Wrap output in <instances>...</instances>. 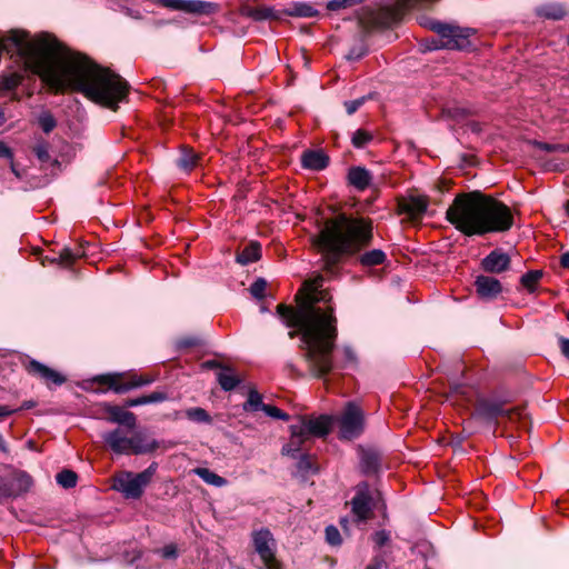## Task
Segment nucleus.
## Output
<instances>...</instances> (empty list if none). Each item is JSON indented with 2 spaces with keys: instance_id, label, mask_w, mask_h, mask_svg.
Instances as JSON below:
<instances>
[{
  "instance_id": "0eeeda50",
  "label": "nucleus",
  "mask_w": 569,
  "mask_h": 569,
  "mask_svg": "<svg viewBox=\"0 0 569 569\" xmlns=\"http://www.w3.org/2000/svg\"><path fill=\"white\" fill-rule=\"evenodd\" d=\"M104 443L117 455H143L153 452L159 443L143 432L129 435L123 428H116L102 435Z\"/></svg>"
},
{
  "instance_id": "1a4fd4ad",
  "label": "nucleus",
  "mask_w": 569,
  "mask_h": 569,
  "mask_svg": "<svg viewBox=\"0 0 569 569\" xmlns=\"http://www.w3.org/2000/svg\"><path fill=\"white\" fill-rule=\"evenodd\" d=\"M156 463L139 473L120 471L113 476L112 488L128 499H139L156 473Z\"/></svg>"
},
{
  "instance_id": "603ef678",
  "label": "nucleus",
  "mask_w": 569,
  "mask_h": 569,
  "mask_svg": "<svg viewBox=\"0 0 569 569\" xmlns=\"http://www.w3.org/2000/svg\"><path fill=\"white\" fill-rule=\"evenodd\" d=\"M560 348H561V352L569 359V339L561 338L560 339Z\"/></svg>"
},
{
  "instance_id": "f704fd0d",
  "label": "nucleus",
  "mask_w": 569,
  "mask_h": 569,
  "mask_svg": "<svg viewBox=\"0 0 569 569\" xmlns=\"http://www.w3.org/2000/svg\"><path fill=\"white\" fill-rule=\"evenodd\" d=\"M372 140V134L363 129H358L352 136V144L355 148H363Z\"/></svg>"
},
{
  "instance_id": "412c9836",
  "label": "nucleus",
  "mask_w": 569,
  "mask_h": 569,
  "mask_svg": "<svg viewBox=\"0 0 569 569\" xmlns=\"http://www.w3.org/2000/svg\"><path fill=\"white\" fill-rule=\"evenodd\" d=\"M371 173L363 167H352L348 172V181L359 191L366 190L371 183Z\"/></svg>"
},
{
  "instance_id": "864d4df0",
  "label": "nucleus",
  "mask_w": 569,
  "mask_h": 569,
  "mask_svg": "<svg viewBox=\"0 0 569 569\" xmlns=\"http://www.w3.org/2000/svg\"><path fill=\"white\" fill-rule=\"evenodd\" d=\"M388 539V536L386 535V532L383 531H380V532H377L375 535V541L378 543V545H383L385 541Z\"/></svg>"
},
{
  "instance_id": "0e129e2a",
  "label": "nucleus",
  "mask_w": 569,
  "mask_h": 569,
  "mask_svg": "<svg viewBox=\"0 0 569 569\" xmlns=\"http://www.w3.org/2000/svg\"><path fill=\"white\" fill-rule=\"evenodd\" d=\"M367 569H380V567L377 565H370L367 567Z\"/></svg>"
},
{
  "instance_id": "c756f323",
  "label": "nucleus",
  "mask_w": 569,
  "mask_h": 569,
  "mask_svg": "<svg viewBox=\"0 0 569 569\" xmlns=\"http://www.w3.org/2000/svg\"><path fill=\"white\" fill-rule=\"evenodd\" d=\"M537 14L552 20H560L565 16V10L558 4H543L537 8Z\"/></svg>"
},
{
  "instance_id": "6e6d98bb",
  "label": "nucleus",
  "mask_w": 569,
  "mask_h": 569,
  "mask_svg": "<svg viewBox=\"0 0 569 569\" xmlns=\"http://www.w3.org/2000/svg\"><path fill=\"white\" fill-rule=\"evenodd\" d=\"M141 557V551H133L132 558H128V553L126 555V559L129 563H134Z\"/></svg>"
},
{
  "instance_id": "b1692460",
  "label": "nucleus",
  "mask_w": 569,
  "mask_h": 569,
  "mask_svg": "<svg viewBox=\"0 0 569 569\" xmlns=\"http://www.w3.org/2000/svg\"><path fill=\"white\" fill-rule=\"evenodd\" d=\"M261 258V246L257 241H251L237 254V262L246 266L258 261Z\"/></svg>"
},
{
  "instance_id": "a18cd8bd",
  "label": "nucleus",
  "mask_w": 569,
  "mask_h": 569,
  "mask_svg": "<svg viewBox=\"0 0 569 569\" xmlns=\"http://www.w3.org/2000/svg\"><path fill=\"white\" fill-rule=\"evenodd\" d=\"M363 102H365V98L345 102L347 113L348 114L355 113L363 104Z\"/></svg>"
},
{
  "instance_id": "f3484780",
  "label": "nucleus",
  "mask_w": 569,
  "mask_h": 569,
  "mask_svg": "<svg viewBox=\"0 0 569 569\" xmlns=\"http://www.w3.org/2000/svg\"><path fill=\"white\" fill-rule=\"evenodd\" d=\"M475 287L482 299H495L502 290L500 281L490 276H478Z\"/></svg>"
},
{
  "instance_id": "13d9d810",
  "label": "nucleus",
  "mask_w": 569,
  "mask_h": 569,
  "mask_svg": "<svg viewBox=\"0 0 569 569\" xmlns=\"http://www.w3.org/2000/svg\"><path fill=\"white\" fill-rule=\"evenodd\" d=\"M452 392H453V393H456V395H459V393H461V395H466V390H465V388H463V387H459V386H456V387L453 388Z\"/></svg>"
},
{
  "instance_id": "7ed1b4c3",
  "label": "nucleus",
  "mask_w": 569,
  "mask_h": 569,
  "mask_svg": "<svg viewBox=\"0 0 569 569\" xmlns=\"http://www.w3.org/2000/svg\"><path fill=\"white\" fill-rule=\"evenodd\" d=\"M446 214L447 220L468 237L505 232L513 226L510 208L480 191L456 196Z\"/></svg>"
},
{
  "instance_id": "a211bd4d",
  "label": "nucleus",
  "mask_w": 569,
  "mask_h": 569,
  "mask_svg": "<svg viewBox=\"0 0 569 569\" xmlns=\"http://www.w3.org/2000/svg\"><path fill=\"white\" fill-rule=\"evenodd\" d=\"M481 264L487 272L500 273L509 268L510 258L500 250H493L482 260Z\"/></svg>"
},
{
  "instance_id": "7c9ffc66",
  "label": "nucleus",
  "mask_w": 569,
  "mask_h": 569,
  "mask_svg": "<svg viewBox=\"0 0 569 569\" xmlns=\"http://www.w3.org/2000/svg\"><path fill=\"white\" fill-rule=\"evenodd\" d=\"M286 13L290 17L311 18L317 16L318 11L310 4L298 2L289 8Z\"/></svg>"
},
{
  "instance_id": "c85d7f7f",
  "label": "nucleus",
  "mask_w": 569,
  "mask_h": 569,
  "mask_svg": "<svg viewBox=\"0 0 569 569\" xmlns=\"http://www.w3.org/2000/svg\"><path fill=\"white\" fill-rule=\"evenodd\" d=\"M386 261V253L380 249H373L360 256V263L365 267H375Z\"/></svg>"
},
{
  "instance_id": "f8f14e48",
  "label": "nucleus",
  "mask_w": 569,
  "mask_h": 569,
  "mask_svg": "<svg viewBox=\"0 0 569 569\" xmlns=\"http://www.w3.org/2000/svg\"><path fill=\"white\" fill-rule=\"evenodd\" d=\"M94 381L107 386L108 388L114 390L117 393H123L131 389L152 383L154 381V377L137 373H114L99 376L94 379Z\"/></svg>"
},
{
  "instance_id": "9d476101",
  "label": "nucleus",
  "mask_w": 569,
  "mask_h": 569,
  "mask_svg": "<svg viewBox=\"0 0 569 569\" xmlns=\"http://www.w3.org/2000/svg\"><path fill=\"white\" fill-rule=\"evenodd\" d=\"M254 551L258 553L262 566L260 569H282L281 561L277 558V543L269 529L261 528L251 535Z\"/></svg>"
},
{
  "instance_id": "6e6552de",
  "label": "nucleus",
  "mask_w": 569,
  "mask_h": 569,
  "mask_svg": "<svg viewBox=\"0 0 569 569\" xmlns=\"http://www.w3.org/2000/svg\"><path fill=\"white\" fill-rule=\"evenodd\" d=\"M331 428V418L320 416L315 419H301L299 425H292L290 441L283 446L282 453L295 457L301 446L309 440L310 436L323 437Z\"/></svg>"
},
{
  "instance_id": "bb28decb",
  "label": "nucleus",
  "mask_w": 569,
  "mask_h": 569,
  "mask_svg": "<svg viewBox=\"0 0 569 569\" xmlns=\"http://www.w3.org/2000/svg\"><path fill=\"white\" fill-rule=\"evenodd\" d=\"M217 379L221 388L226 391L234 389L240 382L239 377L230 368H222L218 372Z\"/></svg>"
},
{
  "instance_id": "79ce46f5",
  "label": "nucleus",
  "mask_w": 569,
  "mask_h": 569,
  "mask_svg": "<svg viewBox=\"0 0 569 569\" xmlns=\"http://www.w3.org/2000/svg\"><path fill=\"white\" fill-rule=\"evenodd\" d=\"M539 148L547 152H560V153L569 152V146H567V144L539 143Z\"/></svg>"
},
{
  "instance_id": "423d86ee",
  "label": "nucleus",
  "mask_w": 569,
  "mask_h": 569,
  "mask_svg": "<svg viewBox=\"0 0 569 569\" xmlns=\"http://www.w3.org/2000/svg\"><path fill=\"white\" fill-rule=\"evenodd\" d=\"M419 23L422 27L432 30L440 37L439 40L432 39L430 43H427V50H437L442 48L450 50H463L470 47V37L473 34V30L470 28H461L453 24L442 23L426 17H422Z\"/></svg>"
},
{
  "instance_id": "3c124183",
  "label": "nucleus",
  "mask_w": 569,
  "mask_h": 569,
  "mask_svg": "<svg viewBox=\"0 0 569 569\" xmlns=\"http://www.w3.org/2000/svg\"><path fill=\"white\" fill-rule=\"evenodd\" d=\"M343 355H345L346 363H349V362L351 363L356 359L352 349L349 347L343 348Z\"/></svg>"
},
{
  "instance_id": "58836bf2",
  "label": "nucleus",
  "mask_w": 569,
  "mask_h": 569,
  "mask_svg": "<svg viewBox=\"0 0 569 569\" xmlns=\"http://www.w3.org/2000/svg\"><path fill=\"white\" fill-rule=\"evenodd\" d=\"M326 540L331 546H339L341 543L340 532L335 526L326 528Z\"/></svg>"
},
{
  "instance_id": "2f4dec72",
  "label": "nucleus",
  "mask_w": 569,
  "mask_h": 569,
  "mask_svg": "<svg viewBox=\"0 0 569 569\" xmlns=\"http://www.w3.org/2000/svg\"><path fill=\"white\" fill-rule=\"evenodd\" d=\"M266 405L262 402V396L257 390H250L248 399L243 405L246 411H258L262 410Z\"/></svg>"
},
{
  "instance_id": "4be33fe9",
  "label": "nucleus",
  "mask_w": 569,
  "mask_h": 569,
  "mask_svg": "<svg viewBox=\"0 0 569 569\" xmlns=\"http://www.w3.org/2000/svg\"><path fill=\"white\" fill-rule=\"evenodd\" d=\"M328 157L318 150H310L303 152L301 157V162L303 168L311 170H322L328 166Z\"/></svg>"
},
{
  "instance_id": "4c0bfd02",
  "label": "nucleus",
  "mask_w": 569,
  "mask_h": 569,
  "mask_svg": "<svg viewBox=\"0 0 569 569\" xmlns=\"http://www.w3.org/2000/svg\"><path fill=\"white\" fill-rule=\"evenodd\" d=\"M267 288V281L263 278H258L251 286L250 292L257 299H262L264 297Z\"/></svg>"
},
{
  "instance_id": "a878e982",
  "label": "nucleus",
  "mask_w": 569,
  "mask_h": 569,
  "mask_svg": "<svg viewBox=\"0 0 569 569\" xmlns=\"http://www.w3.org/2000/svg\"><path fill=\"white\" fill-rule=\"evenodd\" d=\"M83 254L84 251L81 248H77L76 250L63 248L57 257L52 258V261L63 267H70Z\"/></svg>"
},
{
  "instance_id": "ea45409f",
  "label": "nucleus",
  "mask_w": 569,
  "mask_h": 569,
  "mask_svg": "<svg viewBox=\"0 0 569 569\" xmlns=\"http://www.w3.org/2000/svg\"><path fill=\"white\" fill-rule=\"evenodd\" d=\"M262 411L271 418L281 419L286 421L289 420V416L274 406L266 405L264 407H262Z\"/></svg>"
},
{
  "instance_id": "ddd939ff",
  "label": "nucleus",
  "mask_w": 569,
  "mask_h": 569,
  "mask_svg": "<svg viewBox=\"0 0 569 569\" xmlns=\"http://www.w3.org/2000/svg\"><path fill=\"white\" fill-rule=\"evenodd\" d=\"M340 437L351 440L360 436L363 430V412L359 406L348 402L339 418Z\"/></svg>"
},
{
  "instance_id": "9b49d317",
  "label": "nucleus",
  "mask_w": 569,
  "mask_h": 569,
  "mask_svg": "<svg viewBox=\"0 0 569 569\" xmlns=\"http://www.w3.org/2000/svg\"><path fill=\"white\" fill-rule=\"evenodd\" d=\"M476 413L486 421L499 423L500 420H506L510 423H519L520 427L527 425V415L521 408L505 409L500 405L482 401L477 406Z\"/></svg>"
},
{
  "instance_id": "473e14b6",
  "label": "nucleus",
  "mask_w": 569,
  "mask_h": 569,
  "mask_svg": "<svg viewBox=\"0 0 569 569\" xmlns=\"http://www.w3.org/2000/svg\"><path fill=\"white\" fill-rule=\"evenodd\" d=\"M56 479H57V482L61 487H63L66 489H69V488L76 487L77 480H78V476H77V473L74 471L66 469V470L60 471L57 475Z\"/></svg>"
},
{
  "instance_id": "5701e85b",
  "label": "nucleus",
  "mask_w": 569,
  "mask_h": 569,
  "mask_svg": "<svg viewBox=\"0 0 569 569\" xmlns=\"http://www.w3.org/2000/svg\"><path fill=\"white\" fill-rule=\"evenodd\" d=\"M242 13L254 21L279 20L280 13L271 7L244 8Z\"/></svg>"
},
{
  "instance_id": "5fc2aeb1",
  "label": "nucleus",
  "mask_w": 569,
  "mask_h": 569,
  "mask_svg": "<svg viewBox=\"0 0 569 569\" xmlns=\"http://www.w3.org/2000/svg\"><path fill=\"white\" fill-rule=\"evenodd\" d=\"M560 264L565 269H569V251L565 252L560 258Z\"/></svg>"
},
{
  "instance_id": "c03bdc74",
  "label": "nucleus",
  "mask_w": 569,
  "mask_h": 569,
  "mask_svg": "<svg viewBox=\"0 0 569 569\" xmlns=\"http://www.w3.org/2000/svg\"><path fill=\"white\" fill-rule=\"evenodd\" d=\"M158 552L164 559H171L178 556L177 546L173 543L164 546L162 549L158 550Z\"/></svg>"
},
{
  "instance_id": "f03ea898",
  "label": "nucleus",
  "mask_w": 569,
  "mask_h": 569,
  "mask_svg": "<svg viewBox=\"0 0 569 569\" xmlns=\"http://www.w3.org/2000/svg\"><path fill=\"white\" fill-rule=\"evenodd\" d=\"M322 282L321 276L305 281L297 295V309L283 303L277 307L286 326L298 329L289 332V336L292 339L300 333L308 370L312 377L320 379L340 367L335 363L332 356L338 335L333 309L329 307L323 310L316 306L323 299L320 291Z\"/></svg>"
},
{
  "instance_id": "4d7b16f0",
  "label": "nucleus",
  "mask_w": 569,
  "mask_h": 569,
  "mask_svg": "<svg viewBox=\"0 0 569 569\" xmlns=\"http://www.w3.org/2000/svg\"><path fill=\"white\" fill-rule=\"evenodd\" d=\"M21 482L24 485L26 488L31 486V478L28 475H21L20 477Z\"/></svg>"
},
{
  "instance_id": "4468645a",
  "label": "nucleus",
  "mask_w": 569,
  "mask_h": 569,
  "mask_svg": "<svg viewBox=\"0 0 569 569\" xmlns=\"http://www.w3.org/2000/svg\"><path fill=\"white\" fill-rule=\"evenodd\" d=\"M160 7L196 16H211L219 10L214 2L201 0H153Z\"/></svg>"
},
{
  "instance_id": "a19ab883",
  "label": "nucleus",
  "mask_w": 569,
  "mask_h": 569,
  "mask_svg": "<svg viewBox=\"0 0 569 569\" xmlns=\"http://www.w3.org/2000/svg\"><path fill=\"white\" fill-rule=\"evenodd\" d=\"M39 123H40V127L42 128V130L46 132V133H49L50 131H52L56 127V120L54 118L49 114V113H44L42 114L40 118H39Z\"/></svg>"
},
{
  "instance_id": "f257e3e1",
  "label": "nucleus",
  "mask_w": 569,
  "mask_h": 569,
  "mask_svg": "<svg viewBox=\"0 0 569 569\" xmlns=\"http://www.w3.org/2000/svg\"><path fill=\"white\" fill-rule=\"evenodd\" d=\"M7 41L16 47L26 66L56 91H78L111 109L127 96L128 84L120 76L72 52L51 34L30 39L27 32L13 30Z\"/></svg>"
},
{
  "instance_id": "c9c22d12",
  "label": "nucleus",
  "mask_w": 569,
  "mask_h": 569,
  "mask_svg": "<svg viewBox=\"0 0 569 569\" xmlns=\"http://www.w3.org/2000/svg\"><path fill=\"white\" fill-rule=\"evenodd\" d=\"M187 417L198 422H211V418L208 412L202 408H191L187 410Z\"/></svg>"
},
{
  "instance_id": "e433bc0d",
  "label": "nucleus",
  "mask_w": 569,
  "mask_h": 569,
  "mask_svg": "<svg viewBox=\"0 0 569 569\" xmlns=\"http://www.w3.org/2000/svg\"><path fill=\"white\" fill-rule=\"evenodd\" d=\"M363 0H330L327 3V9L330 11H337L340 9H346L362 2Z\"/></svg>"
},
{
  "instance_id": "69168bd1",
  "label": "nucleus",
  "mask_w": 569,
  "mask_h": 569,
  "mask_svg": "<svg viewBox=\"0 0 569 569\" xmlns=\"http://www.w3.org/2000/svg\"><path fill=\"white\" fill-rule=\"evenodd\" d=\"M11 170L17 174L13 163L11 164Z\"/></svg>"
},
{
  "instance_id": "8fccbe9b",
  "label": "nucleus",
  "mask_w": 569,
  "mask_h": 569,
  "mask_svg": "<svg viewBox=\"0 0 569 569\" xmlns=\"http://www.w3.org/2000/svg\"><path fill=\"white\" fill-rule=\"evenodd\" d=\"M0 157L9 158V159L12 158V152H11L10 148L3 142H0Z\"/></svg>"
},
{
  "instance_id": "37998d69",
  "label": "nucleus",
  "mask_w": 569,
  "mask_h": 569,
  "mask_svg": "<svg viewBox=\"0 0 569 569\" xmlns=\"http://www.w3.org/2000/svg\"><path fill=\"white\" fill-rule=\"evenodd\" d=\"M146 400V405L148 403H157L162 402L168 399V396L166 392L162 391H153L150 395L143 396Z\"/></svg>"
},
{
  "instance_id": "680f3d73",
  "label": "nucleus",
  "mask_w": 569,
  "mask_h": 569,
  "mask_svg": "<svg viewBox=\"0 0 569 569\" xmlns=\"http://www.w3.org/2000/svg\"><path fill=\"white\" fill-rule=\"evenodd\" d=\"M203 366L207 368H216L218 365L216 361H207V362H204Z\"/></svg>"
},
{
  "instance_id": "49530a36",
  "label": "nucleus",
  "mask_w": 569,
  "mask_h": 569,
  "mask_svg": "<svg viewBox=\"0 0 569 569\" xmlns=\"http://www.w3.org/2000/svg\"><path fill=\"white\" fill-rule=\"evenodd\" d=\"M34 152H36L38 159L40 161H42V162H46V161H48L50 159V156H49V152H48V147L44 143L38 144L34 148Z\"/></svg>"
},
{
  "instance_id": "6ab92c4d",
  "label": "nucleus",
  "mask_w": 569,
  "mask_h": 569,
  "mask_svg": "<svg viewBox=\"0 0 569 569\" xmlns=\"http://www.w3.org/2000/svg\"><path fill=\"white\" fill-rule=\"evenodd\" d=\"M352 513L359 521H365L371 513L370 496L368 491L360 490L351 500Z\"/></svg>"
},
{
  "instance_id": "09e8293b",
  "label": "nucleus",
  "mask_w": 569,
  "mask_h": 569,
  "mask_svg": "<svg viewBox=\"0 0 569 569\" xmlns=\"http://www.w3.org/2000/svg\"><path fill=\"white\" fill-rule=\"evenodd\" d=\"M142 405H146V400H144V397L141 396V397H138V398H133V399H129L126 401L124 406L126 407H138V406H142Z\"/></svg>"
},
{
  "instance_id": "72a5a7b5",
  "label": "nucleus",
  "mask_w": 569,
  "mask_h": 569,
  "mask_svg": "<svg viewBox=\"0 0 569 569\" xmlns=\"http://www.w3.org/2000/svg\"><path fill=\"white\" fill-rule=\"evenodd\" d=\"M541 277L542 272L539 270L529 271L521 277V283L525 288L532 292Z\"/></svg>"
},
{
  "instance_id": "aec40b11",
  "label": "nucleus",
  "mask_w": 569,
  "mask_h": 569,
  "mask_svg": "<svg viewBox=\"0 0 569 569\" xmlns=\"http://www.w3.org/2000/svg\"><path fill=\"white\" fill-rule=\"evenodd\" d=\"M107 413L110 422L122 425L128 429L136 428L137 417L133 412L118 406H108Z\"/></svg>"
},
{
  "instance_id": "e2e57ef3",
  "label": "nucleus",
  "mask_w": 569,
  "mask_h": 569,
  "mask_svg": "<svg viewBox=\"0 0 569 569\" xmlns=\"http://www.w3.org/2000/svg\"><path fill=\"white\" fill-rule=\"evenodd\" d=\"M563 167H565V163H563V162H561L560 164H559V163H556V164H553V166H552V168H553L555 170H562V168H563Z\"/></svg>"
},
{
  "instance_id": "393cba45",
  "label": "nucleus",
  "mask_w": 569,
  "mask_h": 569,
  "mask_svg": "<svg viewBox=\"0 0 569 569\" xmlns=\"http://www.w3.org/2000/svg\"><path fill=\"white\" fill-rule=\"evenodd\" d=\"M200 162V156L190 148H182L181 156L178 159V166L186 172L193 170Z\"/></svg>"
},
{
  "instance_id": "052dcab7",
  "label": "nucleus",
  "mask_w": 569,
  "mask_h": 569,
  "mask_svg": "<svg viewBox=\"0 0 569 569\" xmlns=\"http://www.w3.org/2000/svg\"><path fill=\"white\" fill-rule=\"evenodd\" d=\"M0 450L6 452L7 451V445L2 438V436H0Z\"/></svg>"
},
{
  "instance_id": "dca6fc26",
  "label": "nucleus",
  "mask_w": 569,
  "mask_h": 569,
  "mask_svg": "<svg viewBox=\"0 0 569 569\" xmlns=\"http://www.w3.org/2000/svg\"><path fill=\"white\" fill-rule=\"evenodd\" d=\"M429 204L427 196H409L399 201V210L406 213L410 220H419Z\"/></svg>"
},
{
  "instance_id": "20e7f679",
  "label": "nucleus",
  "mask_w": 569,
  "mask_h": 569,
  "mask_svg": "<svg viewBox=\"0 0 569 569\" xmlns=\"http://www.w3.org/2000/svg\"><path fill=\"white\" fill-rule=\"evenodd\" d=\"M371 239L370 220L339 214L326 221L313 243L323 253L326 264L329 267L336 264L341 256L355 253L367 247Z\"/></svg>"
},
{
  "instance_id": "39448f33",
  "label": "nucleus",
  "mask_w": 569,
  "mask_h": 569,
  "mask_svg": "<svg viewBox=\"0 0 569 569\" xmlns=\"http://www.w3.org/2000/svg\"><path fill=\"white\" fill-rule=\"evenodd\" d=\"M438 0H397L395 7L380 9L363 8L359 13V23L366 31L382 30L398 22L402 16L411 10L430 7Z\"/></svg>"
},
{
  "instance_id": "cd10ccee",
  "label": "nucleus",
  "mask_w": 569,
  "mask_h": 569,
  "mask_svg": "<svg viewBox=\"0 0 569 569\" xmlns=\"http://www.w3.org/2000/svg\"><path fill=\"white\" fill-rule=\"evenodd\" d=\"M193 472L199 476L206 483L214 487H223L227 480L208 468H196Z\"/></svg>"
},
{
  "instance_id": "2eb2a0df",
  "label": "nucleus",
  "mask_w": 569,
  "mask_h": 569,
  "mask_svg": "<svg viewBox=\"0 0 569 569\" xmlns=\"http://www.w3.org/2000/svg\"><path fill=\"white\" fill-rule=\"evenodd\" d=\"M22 367L28 375L42 380L48 386L51 383L61 386L66 382L64 376L34 359H24L22 361Z\"/></svg>"
},
{
  "instance_id": "bf43d9fd",
  "label": "nucleus",
  "mask_w": 569,
  "mask_h": 569,
  "mask_svg": "<svg viewBox=\"0 0 569 569\" xmlns=\"http://www.w3.org/2000/svg\"><path fill=\"white\" fill-rule=\"evenodd\" d=\"M34 406V402L33 401H24L22 403V406L20 407V409H30Z\"/></svg>"
},
{
  "instance_id": "de8ad7c7",
  "label": "nucleus",
  "mask_w": 569,
  "mask_h": 569,
  "mask_svg": "<svg viewBox=\"0 0 569 569\" xmlns=\"http://www.w3.org/2000/svg\"><path fill=\"white\" fill-rule=\"evenodd\" d=\"M18 409H13L10 406L1 405L0 406V421L4 420L6 418L10 417L14 412H17Z\"/></svg>"
}]
</instances>
